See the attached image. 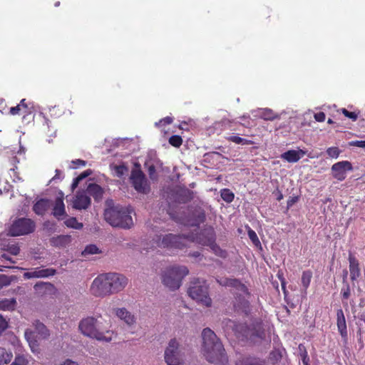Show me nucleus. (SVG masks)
Instances as JSON below:
<instances>
[{
    "mask_svg": "<svg viewBox=\"0 0 365 365\" xmlns=\"http://www.w3.org/2000/svg\"><path fill=\"white\" fill-rule=\"evenodd\" d=\"M314 119L318 122H324L326 119V115L324 112H318L314 115Z\"/></svg>",
    "mask_w": 365,
    "mask_h": 365,
    "instance_id": "nucleus-56",
    "label": "nucleus"
},
{
    "mask_svg": "<svg viewBox=\"0 0 365 365\" xmlns=\"http://www.w3.org/2000/svg\"><path fill=\"white\" fill-rule=\"evenodd\" d=\"M209 247L212 252L217 257L225 259L228 256L227 252L222 250L217 243L216 241L209 245Z\"/></svg>",
    "mask_w": 365,
    "mask_h": 365,
    "instance_id": "nucleus-33",
    "label": "nucleus"
},
{
    "mask_svg": "<svg viewBox=\"0 0 365 365\" xmlns=\"http://www.w3.org/2000/svg\"><path fill=\"white\" fill-rule=\"evenodd\" d=\"M341 112L346 117L351 119L353 121H356L358 118L359 113H356L355 112L349 111L346 108H342Z\"/></svg>",
    "mask_w": 365,
    "mask_h": 365,
    "instance_id": "nucleus-48",
    "label": "nucleus"
},
{
    "mask_svg": "<svg viewBox=\"0 0 365 365\" xmlns=\"http://www.w3.org/2000/svg\"><path fill=\"white\" fill-rule=\"evenodd\" d=\"M72 164L74 165L75 168L83 167L86 165V161L81 159H76L72 161Z\"/></svg>",
    "mask_w": 365,
    "mask_h": 365,
    "instance_id": "nucleus-58",
    "label": "nucleus"
},
{
    "mask_svg": "<svg viewBox=\"0 0 365 365\" xmlns=\"http://www.w3.org/2000/svg\"><path fill=\"white\" fill-rule=\"evenodd\" d=\"M299 200L298 196H294L291 197L287 202V207L289 208L293 206L294 204H295Z\"/></svg>",
    "mask_w": 365,
    "mask_h": 365,
    "instance_id": "nucleus-59",
    "label": "nucleus"
},
{
    "mask_svg": "<svg viewBox=\"0 0 365 365\" xmlns=\"http://www.w3.org/2000/svg\"><path fill=\"white\" fill-rule=\"evenodd\" d=\"M193 241L203 246H208L216 241V235L214 228L211 226L204 227L196 235Z\"/></svg>",
    "mask_w": 365,
    "mask_h": 365,
    "instance_id": "nucleus-12",
    "label": "nucleus"
},
{
    "mask_svg": "<svg viewBox=\"0 0 365 365\" xmlns=\"http://www.w3.org/2000/svg\"><path fill=\"white\" fill-rule=\"evenodd\" d=\"M186 237L180 235H157L153 239L155 247L166 249H182L185 246Z\"/></svg>",
    "mask_w": 365,
    "mask_h": 365,
    "instance_id": "nucleus-8",
    "label": "nucleus"
},
{
    "mask_svg": "<svg viewBox=\"0 0 365 365\" xmlns=\"http://www.w3.org/2000/svg\"><path fill=\"white\" fill-rule=\"evenodd\" d=\"M236 365H265V364L259 359L243 357L237 361Z\"/></svg>",
    "mask_w": 365,
    "mask_h": 365,
    "instance_id": "nucleus-31",
    "label": "nucleus"
},
{
    "mask_svg": "<svg viewBox=\"0 0 365 365\" xmlns=\"http://www.w3.org/2000/svg\"><path fill=\"white\" fill-rule=\"evenodd\" d=\"M278 277L281 282L282 288L284 290V292H285L286 290V282L283 277H281L279 274H278Z\"/></svg>",
    "mask_w": 365,
    "mask_h": 365,
    "instance_id": "nucleus-61",
    "label": "nucleus"
},
{
    "mask_svg": "<svg viewBox=\"0 0 365 365\" xmlns=\"http://www.w3.org/2000/svg\"><path fill=\"white\" fill-rule=\"evenodd\" d=\"M36 230V222L30 218L17 217L9 227V235L11 237L27 235Z\"/></svg>",
    "mask_w": 365,
    "mask_h": 365,
    "instance_id": "nucleus-7",
    "label": "nucleus"
},
{
    "mask_svg": "<svg viewBox=\"0 0 365 365\" xmlns=\"http://www.w3.org/2000/svg\"><path fill=\"white\" fill-rule=\"evenodd\" d=\"M99 252V249L95 245H89L86 247L84 250L82 252L83 256H87L88 255H94Z\"/></svg>",
    "mask_w": 365,
    "mask_h": 365,
    "instance_id": "nucleus-42",
    "label": "nucleus"
},
{
    "mask_svg": "<svg viewBox=\"0 0 365 365\" xmlns=\"http://www.w3.org/2000/svg\"><path fill=\"white\" fill-rule=\"evenodd\" d=\"M105 323L106 325H103V322L98 319L93 317H88L80 322L78 329L85 336L96 339L98 341L110 342L116 336V334L108 329L109 323L106 322H105Z\"/></svg>",
    "mask_w": 365,
    "mask_h": 365,
    "instance_id": "nucleus-2",
    "label": "nucleus"
},
{
    "mask_svg": "<svg viewBox=\"0 0 365 365\" xmlns=\"http://www.w3.org/2000/svg\"><path fill=\"white\" fill-rule=\"evenodd\" d=\"M81 182L80 180H78V178L76 177V178L73 179V183L71 185V187H72V189L74 190L79 184V182Z\"/></svg>",
    "mask_w": 365,
    "mask_h": 365,
    "instance_id": "nucleus-63",
    "label": "nucleus"
},
{
    "mask_svg": "<svg viewBox=\"0 0 365 365\" xmlns=\"http://www.w3.org/2000/svg\"><path fill=\"white\" fill-rule=\"evenodd\" d=\"M130 180L137 192L143 194H148L150 192V186L142 170H133L130 175Z\"/></svg>",
    "mask_w": 365,
    "mask_h": 365,
    "instance_id": "nucleus-11",
    "label": "nucleus"
},
{
    "mask_svg": "<svg viewBox=\"0 0 365 365\" xmlns=\"http://www.w3.org/2000/svg\"><path fill=\"white\" fill-rule=\"evenodd\" d=\"M12 255H18L20 252V247L17 244L8 245L6 249Z\"/></svg>",
    "mask_w": 365,
    "mask_h": 365,
    "instance_id": "nucleus-45",
    "label": "nucleus"
},
{
    "mask_svg": "<svg viewBox=\"0 0 365 365\" xmlns=\"http://www.w3.org/2000/svg\"><path fill=\"white\" fill-rule=\"evenodd\" d=\"M193 222L190 223L192 226L199 227L200 224L205 221L206 216L203 210H198L194 214Z\"/></svg>",
    "mask_w": 365,
    "mask_h": 365,
    "instance_id": "nucleus-35",
    "label": "nucleus"
},
{
    "mask_svg": "<svg viewBox=\"0 0 365 365\" xmlns=\"http://www.w3.org/2000/svg\"><path fill=\"white\" fill-rule=\"evenodd\" d=\"M92 173V171L91 170H85L83 171V173H81L78 176V180H80L81 181L87 178L88 176H89Z\"/></svg>",
    "mask_w": 365,
    "mask_h": 365,
    "instance_id": "nucleus-60",
    "label": "nucleus"
},
{
    "mask_svg": "<svg viewBox=\"0 0 365 365\" xmlns=\"http://www.w3.org/2000/svg\"><path fill=\"white\" fill-rule=\"evenodd\" d=\"M54 288L53 284L50 282H38L34 285V289L38 291L41 289L51 290Z\"/></svg>",
    "mask_w": 365,
    "mask_h": 365,
    "instance_id": "nucleus-44",
    "label": "nucleus"
},
{
    "mask_svg": "<svg viewBox=\"0 0 365 365\" xmlns=\"http://www.w3.org/2000/svg\"><path fill=\"white\" fill-rule=\"evenodd\" d=\"M168 142L172 146L180 148L182 144V138L178 135H174L170 137Z\"/></svg>",
    "mask_w": 365,
    "mask_h": 365,
    "instance_id": "nucleus-41",
    "label": "nucleus"
},
{
    "mask_svg": "<svg viewBox=\"0 0 365 365\" xmlns=\"http://www.w3.org/2000/svg\"><path fill=\"white\" fill-rule=\"evenodd\" d=\"M327 155L331 158H336L339 155V150L336 147L329 148L327 150Z\"/></svg>",
    "mask_w": 365,
    "mask_h": 365,
    "instance_id": "nucleus-49",
    "label": "nucleus"
},
{
    "mask_svg": "<svg viewBox=\"0 0 365 365\" xmlns=\"http://www.w3.org/2000/svg\"><path fill=\"white\" fill-rule=\"evenodd\" d=\"M336 326L339 333L340 334L343 341L346 343L348 340V330L346 322L345 316L341 308L336 312Z\"/></svg>",
    "mask_w": 365,
    "mask_h": 365,
    "instance_id": "nucleus-16",
    "label": "nucleus"
},
{
    "mask_svg": "<svg viewBox=\"0 0 365 365\" xmlns=\"http://www.w3.org/2000/svg\"><path fill=\"white\" fill-rule=\"evenodd\" d=\"M86 192L96 201L100 200L102 198L103 194L102 187L96 183L89 184L86 189Z\"/></svg>",
    "mask_w": 365,
    "mask_h": 365,
    "instance_id": "nucleus-23",
    "label": "nucleus"
},
{
    "mask_svg": "<svg viewBox=\"0 0 365 365\" xmlns=\"http://www.w3.org/2000/svg\"><path fill=\"white\" fill-rule=\"evenodd\" d=\"M56 273V270L53 268L41 269L40 267H36L29 272H24L23 277L24 279L46 278L53 276Z\"/></svg>",
    "mask_w": 365,
    "mask_h": 365,
    "instance_id": "nucleus-15",
    "label": "nucleus"
},
{
    "mask_svg": "<svg viewBox=\"0 0 365 365\" xmlns=\"http://www.w3.org/2000/svg\"><path fill=\"white\" fill-rule=\"evenodd\" d=\"M350 146H355L359 148H365V140H354L349 142Z\"/></svg>",
    "mask_w": 365,
    "mask_h": 365,
    "instance_id": "nucleus-55",
    "label": "nucleus"
},
{
    "mask_svg": "<svg viewBox=\"0 0 365 365\" xmlns=\"http://www.w3.org/2000/svg\"><path fill=\"white\" fill-rule=\"evenodd\" d=\"M34 326L35 329L34 334H36L38 338L46 339L49 336V330L39 320H36L34 322Z\"/></svg>",
    "mask_w": 365,
    "mask_h": 365,
    "instance_id": "nucleus-22",
    "label": "nucleus"
},
{
    "mask_svg": "<svg viewBox=\"0 0 365 365\" xmlns=\"http://www.w3.org/2000/svg\"><path fill=\"white\" fill-rule=\"evenodd\" d=\"M7 328V321L1 315H0V334H1Z\"/></svg>",
    "mask_w": 365,
    "mask_h": 365,
    "instance_id": "nucleus-53",
    "label": "nucleus"
},
{
    "mask_svg": "<svg viewBox=\"0 0 365 365\" xmlns=\"http://www.w3.org/2000/svg\"><path fill=\"white\" fill-rule=\"evenodd\" d=\"M341 288L340 295L341 297V302L344 307L346 309L348 307V299L350 298L351 294V289L349 283L342 284Z\"/></svg>",
    "mask_w": 365,
    "mask_h": 365,
    "instance_id": "nucleus-26",
    "label": "nucleus"
},
{
    "mask_svg": "<svg viewBox=\"0 0 365 365\" xmlns=\"http://www.w3.org/2000/svg\"><path fill=\"white\" fill-rule=\"evenodd\" d=\"M128 171V168L124 165H120L115 167V172L118 177L123 176Z\"/></svg>",
    "mask_w": 365,
    "mask_h": 365,
    "instance_id": "nucleus-51",
    "label": "nucleus"
},
{
    "mask_svg": "<svg viewBox=\"0 0 365 365\" xmlns=\"http://www.w3.org/2000/svg\"><path fill=\"white\" fill-rule=\"evenodd\" d=\"M247 235H248V237L250 239V240L252 242V243L255 246L261 245L260 241H259L256 232L253 230H252L251 228H249V230L247 231Z\"/></svg>",
    "mask_w": 365,
    "mask_h": 365,
    "instance_id": "nucleus-43",
    "label": "nucleus"
},
{
    "mask_svg": "<svg viewBox=\"0 0 365 365\" xmlns=\"http://www.w3.org/2000/svg\"><path fill=\"white\" fill-rule=\"evenodd\" d=\"M49 207V202L47 199L38 200L33 206V211L38 215L43 216Z\"/></svg>",
    "mask_w": 365,
    "mask_h": 365,
    "instance_id": "nucleus-24",
    "label": "nucleus"
},
{
    "mask_svg": "<svg viewBox=\"0 0 365 365\" xmlns=\"http://www.w3.org/2000/svg\"><path fill=\"white\" fill-rule=\"evenodd\" d=\"M21 112L22 110L20 104L10 108V113L13 115H21L22 114Z\"/></svg>",
    "mask_w": 365,
    "mask_h": 365,
    "instance_id": "nucleus-54",
    "label": "nucleus"
},
{
    "mask_svg": "<svg viewBox=\"0 0 365 365\" xmlns=\"http://www.w3.org/2000/svg\"><path fill=\"white\" fill-rule=\"evenodd\" d=\"M305 151L303 150H289L281 155V158L287 160L289 163H297L299 161L304 155Z\"/></svg>",
    "mask_w": 365,
    "mask_h": 365,
    "instance_id": "nucleus-19",
    "label": "nucleus"
},
{
    "mask_svg": "<svg viewBox=\"0 0 365 365\" xmlns=\"http://www.w3.org/2000/svg\"><path fill=\"white\" fill-rule=\"evenodd\" d=\"M68 227L80 230L83 227V224L78 222L76 217H70L64 222Z\"/></svg>",
    "mask_w": 365,
    "mask_h": 365,
    "instance_id": "nucleus-37",
    "label": "nucleus"
},
{
    "mask_svg": "<svg viewBox=\"0 0 365 365\" xmlns=\"http://www.w3.org/2000/svg\"><path fill=\"white\" fill-rule=\"evenodd\" d=\"M11 283L9 277L5 274H0V289L3 287L9 285Z\"/></svg>",
    "mask_w": 365,
    "mask_h": 365,
    "instance_id": "nucleus-50",
    "label": "nucleus"
},
{
    "mask_svg": "<svg viewBox=\"0 0 365 365\" xmlns=\"http://www.w3.org/2000/svg\"><path fill=\"white\" fill-rule=\"evenodd\" d=\"M58 196L56 197L53 208V215L59 220H62L66 216L65 205L63 202V194L62 192L58 193Z\"/></svg>",
    "mask_w": 365,
    "mask_h": 365,
    "instance_id": "nucleus-18",
    "label": "nucleus"
},
{
    "mask_svg": "<svg viewBox=\"0 0 365 365\" xmlns=\"http://www.w3.org/2000/svg\"><path fill=\"white\" fill-rule=\"evenodd\" d=\"M63 178V175L62 172L60 170L56 169L55 170V175L51 178V180H50V182L52 181H55L56 180H62Z\"/></svg>",
    "mask_w": 365,
    "mask_h": 365,
    "instance_id": "nucleus-57",
    "label": "nucleus"
},
{
    "mask_svg": "<svg viewBox=\"0 0 365 365\" xmlns=\"http://www.w3.org/2000/svg\"><path fill=\"white\" fill-rule=\"evenodd\" d=\"M145 167L148 168V173L149 178L151 180L155 181L158 180V175L156 173L155 167L153 164H150L148 163H145Z\"/></svg>",
    "mask_w": 365,
    "mask_h": 365,
    "instance_id": "nucleus-38",
    "label": "nucleus"
},
{
    "mask_svg": "<svg viewBox=\"0 0 365 365\" xmlns=\"http://www.w3.org/2000/svg\"><path fill=\"white\" fill-rule=\"evenodd\" d=\"M115 315L123 320L126 324L131 325L135 323L134 315L128 312L125 308H118L115 310Z\"/></svg>",
    "mask_w": 365,
    "mask_h": 365,
    "instance_id": "nucleus-21",
    "label": "nucleus"
},
{
    "mask_svg": "<svg viewBox=\"0 0 365 365\" xmlns=\"http://www.w3.org/2000/svg\"><path fill=\"white\" fill-rule=\"evenodd\" d=\"M61 365H78V364L70 359H67L66 361H64L63 364H61Z\"/></svg>",
    "mask_w": 365,
    "mask_h": 365,
    "instance_id": "nucleus-64",
    "label": "nucleus"
},
{
    "mask_svg": "<svg viewBox=\"0 0 365 365\" xmlns=\"http://www.w3.org/2000/svg\"><path fill=\"white\" fill-rule=\"evenodd\" d=\"M16 305V301L14 298L0 300V310L2 311H13Z\"/></svg>",
    "mask_w": 365,
    "mask_h": 365,
    "instance_id": "nucleus-30",
    "label": "nucleus"
},
{
    "mask_svg": "<svg viewBox=\"0 0 365 365\" xmlns=\"http://www.w3.org/2000/svg\"><path fill=\"white\" fill-rule=\"evenodd\" d=\"M29 363L27 359L23 355L16 356L13 364L14 365H27Z\"/></svg>",
    "mask_w": 365,
    "mask_h": 365,
    "instance_id": "nucleus-47",
    "label": "nucleus"
},
{
    "mask_svg": "<svg viewBox=\"0 0 365 365\" xmlns=\"http://www.w3.org/2000/svg\"><path fill=\"white\" fill-rule=\"evenodd\" d=\"M165 360L168 365H180L182 358L179 349V343L175 339L169 341L168 346L165 351Z\"/></svg>",
    "mask_w": 365,
    "mask_h": 365,
    "instance_id": "nucleus-10",
    "label": "nucleus"
},
{
    "mask_svg": "<svg viewBox=\"0 0 365 365\" xmlns=\"http://www.w3.org/2000/svg\"><path fill=\"white\" fill-rule=\"evenodd\" d=\"M110 282L108 273L99 274L94 279L91 286V292L95 297L110 295Z\"/></svg>",
    "mask_w": 365,
    "mask_h": 365,
    "instance_id": "nucleus-9",
    "label": "nucleus"
},
{
    "mask_svg": "<svg viewBox=\"0 0 365 365\" xmlns=\"http://www.w3.org/2000/svg\"><path fill=\"white\" fill-rule=\"evenodd\" d=\"M70 242L71 236L69 235H58L50 240L51 245L56 247H65Z\"/></svg>",
    "mask_w": 365,
    "mask_h": 365,
    "instance_id": "nucleus-25",
    "label": "nucleus"
},
{
    "mask_svg": "<svg viewBox=\"0 0 365 365\" xmlns=\"http://www.w3.org/2000/svg\"><path fill=\"white\" fill-rule=\"evenodd\" d=\"M221 197L226 202H232L234 200L235 195L229 189H223L221 191Z\"/></svg>",
    "mask_w": 365,
    "mask_h": 365,
    "instance_id": "nucleus-39",
    "label": "nucleus"
},
{
    "mask_svg": "<svg viewBox=\"0 0 365 365\" xmlns=\"http://www.w3.org/2000/svg\"><path fill=\"white\" fill-rule=\"evenodd\" d=\"M234 331L243 339L253 343L263 341L266 338V330L261 319H254L250 325L244 323L236 324Z\"/></svg>",
    "mask_w": 365,
    "mask_h": 365,
    "instance_id": "nucleus-3",
    "label": "nucleus"
},
{
    "mask_svg": "<svg viewBox=\"0 0 365 365\" xmlns=\"http://www.w3.org/2000/svg\"><path fill=\"white\" fill-rule=\"evenodd\" d=\"M352 169L350 162L347 160L338 162L331 166L332 175L335 179L342 181L346 178V171L352 170Z\"/></svg>",
    "mask_w": 365,
    "mask_h": 365,
    "instance_id": "nucleus-14",
    "label": "nucleus"
},
{
    "mask_svg": "<svg viewBox=\"0 0 365 365\" xmlns=\"http://www.w3.org/2000/svg\"><path fill=\"white\" fill-rule=\"evenodd\" d=\"M13 354L6 349L0 347V365H5L11 361Z\"/></svg>",
    "mask_w": 365,
    "mask_h": 365,
    "instance_id": "nucleus-34",
    "label": "nucleus"
},
{
    "mask_svg": "<svg viewBox=\"0 0 365 365\" xmlns=\"http://www.w3.org/2000/svg\"><path fill=\"white\" fill-rule=\"evenodd\" d=\"M187 294L192 299L207 307H210L212 304V299L208 293V286L205 280L197 278L192 281Z\"/></svg>",
    "mask_w": 365,
    "mask_h": 365,
    "instance_id": "nucleus-6",
    "label": "nucleus"
},
{
    "mask_svg": "<svg viewBox=\"0 0 365 365\" xmlns=\"http://www.w3.org/2000/svg\"><path fill=\"white\" fill-rule=\"evenodd\" d=\"M91 205V198L89 196L83 194L78 193L76 196L73 201V207L76 210H86Z\"/></svg>",
    "mask_w": 365,
    "mask_h": 365,
    "instance_id": "nucleus-20",
    "label": "nucleus"
},
{
    "mask_svg": "<svg viewBox=\"0 0 365 365\" xmlns=\"http://www.w3.org/2000/svg\"><path fill=\"white\" fill-rule=\"evenodd\" d=\"M110 294L118 293L123 290L127 283L128 280L125 277L118 273H108Z\"/></svg>",
    "mask_w": 365,
    "mask_h": 365,
    "instance_id": "nucleus-13",
    "label": "nucleus"
},
{
    "mask_svg": "<svg viewBox=\"0 0 365 365\" xmlns=\"http://www.w3.org/2000/svg\"><path fill=\"white\" fill-rule=\"evenodd\" d=\"M349 269L350 279L352 282L356 281L361 276V268L359 259L352 253L349 254Z\"/></svg>",
    "mask_w": 365,
    "mask_h": 365,
    "instance_id": "nucleus-17",
    "label": "nucleus"
},
{
    "mask_svg": "<svg viewBox=\"0 0 365 365\" xmlns=\"http://www.w3.org/2000/svg\"><path fill=\"white\" fill-rule=\"evenodd\" d=\"M173 119L170 116H167L165 118H162L158 123H155L156 126H160L161 125H170L173 123Z\"/></svg>",
    "mask_w": 365,
    "mask_h": 365,
    "instance_id": "nucleus-52",
    "label": "nucleus"
},
{
    "mask_svg": "<svg viewBox=\"0 0 365 365\" xmlns=\"http://www.w3.org/2000/svg\"><path fill=\"white\" fill-rule=\"evenodd\" d=\"M130 213L128 209L116 205L105 210L104 218L113 227L130 229L133 225Z\"/></svg>",
    "mask_w": 365,
    "mask_h": 365,
    "instance_id": "nucleus-4",
    "label": "nucleus"
},
{
    "mask_svg": "<svg viewBox=\"0 0 365 365\" xmlns=\"http://www.w3.org/2000/svg\"><path fill=\"white\" fill-rule=\"evenodd\" d=\"M227 140L230 142L235 143L236 144H242V145H252L253 141L250 140H247L245 138H242L241 137L237 135H231L227 138Z\"/></svg>",
    "mask_w": 365,
    "mask_h": 365,
    "instance_id": "nucleus-36",
    "label": "nucleus"
},
{
    "mask_svg": "<svg viewBox=\"0 0 365 365\" xmlns=\"http://www.w3.org/2000/svg\"><path fill=\"white\" fill-rule=\"evenodd\" d=\"M259 117L264 120H274L279 118V115L270 108H262L259 110Z\"/></svg>",
    "mask_w": 365,
    "mask_h": 365,
    "instance_id": "nucleus-27",
    "label": "nucleus"
},
{
    "mask_svg": "<svg viewBox=\"0 0 365 365\" xmlns=\"http://www.w3.org/2000/svg\"><path fill=\"white\" fill-rule=\"evenodd\" d=\"M232 287L235 288L237 292H240L239 293V295H240L239 299H240L241 294H243L244 296L247 297H250V292H249L248 288L247 287V286L245 284L241 282V281H240L239 279H234L233 285Z\"/></svg>",
    "mask_w": 365,
    "mask_h": 365,
    "instance_id": "nucleus-28",
    "label": "nucleus"
},
{
    "mask_svg": "<svg viewBox=\"0 0 365 365\" xmlns=\"http://www.w3.org/2000/svg\"><path fill=\"white\" fill-rule=\"evenodd\" d=\"M234 279H235L232 278H222L220 279H217V282L222 286L232 287L233 285Z\"/></svg>",
    "mask_w": 365,
    "mask_h": 365,
    "instance_id": "nucleus-46",
    "label": "nucleus"
},
{
    "mask_svg": "<svg viewBox=\"0 0 365 365\" xmlns=\"http://www.w3.org/2000/svg\"><path fill=\"white\" fill-rule=\"evenodd\" d=\"M25 337L28 341L32 351H37L38 349V344H37L36 340L34 339V332L30 329H26L25 331Z\"/></svg>",
    "mask_w": 365,
    "mask_h": 365,
    "instance_id": "nucleus-32",
    "label": "nucleus"
},
{
    "mask_svg": "<svg viewBox=\"0 0 365 365\" xmlns=\"http://www.w3.org/2000/svg\"><path fill=\"white\" fill-rule=\"evenodd\" d=\"M19 104L21 106V110H22L21 113H22V115H24V117H25L26 115H28L32 113L34 108L32 106H29L30 104H27L26 103V99H22L20 101Z\"/></svg>",
    "mask_w": 365,
    "mask_h": 365,
    "instance_id": "nucleus-40",
    "label": "nucleus"
},
{
    "mask_svg": "<svg viewBox=\"0 0 365 365\" xmlns=\"http://www.w3.org/2000/svg\"><path fill=\"white\" fill-rule=\"evenodd\" d=\"M202 351L206 359L213 364L225 365L228 362L225 349L215 333L210 328L202 331Z\"/></svg>",
    "mask_w": 365,
    "mask_h": 365,
    "instance_id": "nucleus-1",
    "label": "nucleus"
},
{
    "mask_svg": "<svg viewBox=\"0 0 365 365\" xmlns=\"http://www.w3.org/2000/svg\"><path fill=\"white\" fill-rule=\"evenodd\" d=\"M189 270L185 266H172L165 269L162 274L163 284L170 290H176L181 286L182 279Z\"/></svg>",
    "mask_w": 365,
    "mask_h": 365,
    "instance_id": "nucleus-5",
    "label": "nucleus"
},
{
    "mask_svg": "<svg viewBox=\"0 0 365 365\" xmlns=\"http://www.w3.org/2000/svg\"><path fill=\"white\" fill-rule=\"evenodd\" d=\"M313 273L311 270H305L302 272L301 277V283L303 287L304 292L306 294L308 287L310 285Z\"/></svg>",
    "mask_w": 365,
    "mask_h": 365,
    "instance_id": "nucleus-29",
    "label": "nucleus"
},
{
    "mask_svg": "<svg viewBox=\"0 0 365 365\" xmlns=\"http://www.w3.org/2000/svg\"><path fill=\"white\" fill-rule=\"evenodd\" d=\"M184 192L186 196L185 201L190 200L192 198V192L191 191H190L189 190H186L184 191Z\"/></svg>",
    "mask_w": 365,
    "mask_h": 365,
    "instance_id": "nucleus-62",
    "label": "nucleus"
}]
</instances>
